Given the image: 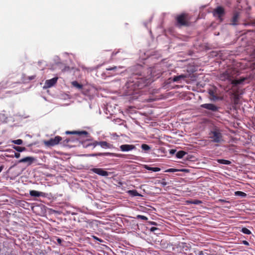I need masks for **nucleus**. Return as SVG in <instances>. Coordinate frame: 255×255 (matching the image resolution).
I'll return each instance as SVG.
<instances>
[{
	"mask_svg": "<svg viewBox=\"0 0 255 255\" xmlns=\"http://www.w3.org/2000/svg\"><path fill=\"white\" fill-rule=\"evenodd\" d=\"M238 71L235 68H229L221 74L220 78L222 81H231L232 84L237 85L241 84L246 79V78H243L239 80H233L238 75Z\"/></svg>",
	"mask_w": 255,
	"mask_h": 255,
	"instance_id": "1",
	"label": "nucleus"
},
{
	"mask_svg": "<svg viewBox=\"0 0 255 255\" xmlns=\"http://www.w3.org/2000/svg\"><path fill=\"white\" fill-rule=\"evenodd\" d=\"M209 137L214 142L219 143L223 141V136L220 129L215 128L211 131L209 133Z\"/></svg>",
	"mask_w": 255,
	"mask_h": 255,
	"instance_id": "2",
	"label": "nucleus"
},
{
	"mask_svg": "<svg viewBox=\"0 0 255 255\" xmlns=\"http://www.w3.org/2000/svg\"><path fill=\"white\" fill-rule=\"evenodd\" d=\"M62 140L61 137L56 136L54 138H51L48 140L44 141V143L48 146H53L57 145Z\"/></svg>",
	"mask_w": 255,
	"mask_h": 255,
	"instance_id": "3",
	"label": "nucleus"
},
{
	"mask_svg": "<svg viewBox=\"0 0 255 255\" xmlns=\"http://www.w3.org/2000/svg\"><path fill=\"white\" fill-rule=\"evenodd\" d=\"M213 15L216 17H218L220 20L221 21L222 20V17L224 15V8L221 6H219L217 7L213 12Z\"/></svg>",
	"mask_w": 255,
	"mask_h": 255,
	"instance_id": "4",
	"label": "nucleus"
},
{
	"mask_svg": "<svg viewBox=\"0 0 255 255\" xmlns=\"http://www.w3.org/2000/svg\"><path fill=\"white\" fill-rule=\"evenodd\" d=\"M90 170L92 172L102 176H108L109 175L108 172L102 168H94L91 169Z\"/></svg>",
	"mask_w": 255,
	"mask_h": 255,
	"instance_id": "5",
	"label": "nucleus"
},
{
	"mask_svg": "<svg viewBox=\"0 0 255 255\" xmlns=\"http://www.w3.org/2000/svg\"><path fill=\"white\" fill-rule=\"evenodd\" d=\"M57 79L58 78L54 77L51 79L46 80L43 86V88L47 89L51 87L56 83Z\"/></svg>",
	"mask_w": 255,
	"mask_h": 255,
	"instance_id": "6",
	"label": "nucleus"
},
{
	"mask_svg": "<svg viewBox=\"0 0 255 255\" xmlns=\"http://www.w3.org/2000/svg\"><path fill=\"white\" fill-rule=\"evenodd\" d=\"M187 15L186 14H182L177 17V21L180 25H185L187 24L186 21Z\"/></svg>",
	"mask_w": 255,
	"mask_h": 255,
	"instance_id": "7",
	"label": "nucleus"
},
{
	"mask_svg": "<svg viewBox=\"0 0 255 255\" xmlns=\"http://www.w3.org/2000/svg\"><path fill=\"white\" fill-rule=\"evenodd\" d=\"M121 151L123 152H127L135 148V146L132 144H123L120 147Z\"/></svg>",
	"mask_w": 255,
	"mask_h": 255,
	"instance_id": "8",
	"label": "nucleus"
},
{
	"mask_svg": "<svg viewBox=\"0 0 255 255\" xmlns=\"http://www.w3.org/2000/svg\"><path fill=\"white\" fill-rule=\"evenodd\" d=\"M202 108L211 110L212 111H216L218 110V108L215 105L212 104H204L201 105Z\"/></svg>",
	"mask_w": 255,
	"mask_h": 255,
	"instance_id": "9",
	"label": "nucleus"
},
{
	"mask_svg": "<svg viewBox=\"0 0 255 255\" xmlns=\"http://www.w3.org/2000/svg\"><path fill=\"white\" fill-rule=\"evenodd\" d=\"M29 194L31 196L33 197L42 196L45 197L46 196V193L42 192L37 191L36 190H30L29 191Z\"/></svg>",
	"mask_w": 255,
	"mask_h": 255,
	"instance_id": "10",
	"label": "nucleus"
},
{
	"mask_svg": "<svg viewBox=\"0 0 255 255\" xmlns=\"http://www.w3.org/2000/svg\"><path fill=\"white\" fill-rule=\"evenodd\" d=\"M98 155L99 156H111L118 157H123L124 156V155L122 154H117L110 152L99 153H98Z\"/></svg>",
	"mask_w": 255,
	"mask_h": 255,
	"instance_id": "11",
	"label": "nucleus"
},
{
	"mask_svg": "<svg viewBox=\"0 0 255 255\" xmlns=\"http://www.w3.org/2000/svg\"><path fill=\"white\" fill-rule=\"evenodd\" d=\"M35 160V159L32 157L27 156L19 160V163L29 162V164H30L33 161Z\"/></svg>",
	"mask_w": 255,
	"mask_h": 255,
	"instance_id": "12",
	"label": "nucleus"
},
{
	"mask_svg": "<svg viewBox=\"0 0 255 255\" xmlns=\"http://www.w3.org/2000/svg\"><path fill=\"white\" fill-rule=\"evenodd\" d=\"M186 77H187L186 75L182 74V75H179V76H174L173 78V80H172L174 82H177V81H179L180 80L184 79Z\"/></svg>",
	"mask_w": 255,
	"mask_h": 255,
	"instance_id": "13",
	"label": "nucleus"
},
{
	"mask_svg": "<svg viewBox=\"0 0 255 255\" xmlns=\"http://www.w3.org/2000/svg\"><path fill=\"white\" fill-rule=\"evenodd\" d=\"M66 134H87L88 132L86 131H67L66 132Z\"/></svg>",
	"mask_w": 255,
	"mask_h": 255,
	"instance_id": "14",
	"label": "nucleus"
},
{
	"mask_svg": "<svg viewBox=\"0 0 255 255\" xmlns=\"http://www.w3.org/2000/svg\"><path fill=\"white\" fill-rule=\"evenodd\" d=\"M128 193L133 197L141 196L135 190H128Z\"/></svg>",
	"mask_w": 255,
	"mask_h": 255,
	"instance_id": "15",
	"label": "nucleus"
},
{
	"mask_svg": "<svg viewBox=\"0 0 255 255\" xmlns=\"http://www.w3.org/2000/svg\"><path fill=\"white\" fill-rule=\"evenodd\" d=\"M99 145H100L102 147L107 148H110L111 145L107 143L106 141H101L99 142Z\"/></svg>",
	"mask_w": 255,
	"mask_h": 255,
	"instance_id": "16",
	"label": "nucleus"
},
{
	"mask_svg": "<svg viewBox=\"0 0 255 255\" xmlns=\"http://www.w3.org/2000/svg\"><path fill=\"white\" fill-rule=\"evenodd\" d=\"M144 168L148 170H151L154 172H157L160 170V168L158 167H150L147 165H144Z\"/></svg>",
	"mask_w": 255,
	"mask_h": 255,
	"instance_id": "17",
	"label": "nucleus"
},
{
	"mask_svg": "<svg viewBox=\"0 0 255 255\" xmlns=\"http://www.w3.org/2000/svg\"><path fill=\"white\" fill-rule=\"evenodd\" d=\"M217 162L220 164L229 165L231 163V162L228 160L225 159H218Z\"/></svg>",
	"mask_w": 255,
	"mask_h": 255,
	"instance_id": "18",
	"label": "nucleus"
},
{
	"mask_svg": "<svg viewBox=\"0 0 255 255\" xmlns=\"http://www.w3.org/2000/svg\"><path fill=\"white\" fill-rule=\"evenodd\" d=\"M72 85L74 87H76V88H78V89H82V87H83V86H82L81 84H79V83H78L77 81H73V82H72Z\"/></svg>",
	"mask_w": 255,
	"mask_h": 255,
	"instance_id": "19",
	"label": "nucleus"
},
{
	"mask_svg": "<svg viewBox=\"0 0 255 255\" xmlns=\"http://www.w3.org/2000/svg\"><path fill=\"white\" fill-rule=\"evenodd\" d=\"M186 153L184 151H179L176 153V157L178 158H182L185 155Z\"/></svg>",
	"mask_w": 255,
	"mask_h": 255,
	"instance_id": "20",
	"label": "nucleus"
},
{
	"mask_svg": "<svg viewBox=\"0 0 255 255\" xmlns=\"http://www.w3.org/2000/svg\"><path fill=\"white\" fill-rule=\"evenodd\" d=\"M13 148L18 152H22L25 150L24 147L13 146Z\"/></svg>",
	"mask_w": 255,
	"mask_h": 255,
	"instance_id": "21",
	"label": "nucleus"
},
{
	"mask_svg": "<svg viewBox=\"0 0 255 255\" xmlns=\"http://www.w3.org/2000/svg\"><path fill=\"white\" fill-rule=\"evenodd\" d=\"M241 231L245 234L247 235H250L251 234V232L247 228H243L242 229Z\"/></svg>",
	"mask_w": 255,
	"mask_h": 255,
	"instance_id": "22",
	"label": "nucleus"
},
{
	"mask_svg": "<svg viewBox=\"0 0 255 255\" xmlns=\"http://www.w3.org/2000/svg\"><path fill=\"white\" fill-rule=\"evenodd\" d=\"M235 195H237V196H241V197H246V194L244 192H243L242 191H237L235 192Z\"/></svg>",
	"mask_w": 255,
	"mask_h": 255,
	"instance_id": "23",
	"label": "nucleus"
},
{
	"mask_svg": "<svg viewBox=\"0 0 255 255\" xmlns=\"http://www.w3.org/2000/svg\"><path fill=\"white\" fill-rule=\"evenodd\" d=\"M11 142L17 145H21L22 143V140L20 139H18L16 140H12Z\"/></svg>",
	"mask_w": 255,
	"mask_h": 255,
	"instance_id": "24",
	"label": "nucleus"
},
{
	"mask_svg": "<svg viewBox=\"0 0 255 255\" xmlns=\"http://www.w3.org/2000/svg\"><path fill=\"white\" fill-rule=\"evenodd\" d=\"M238 17H239V16L237 14H235L233 18V23L232 24L233 25H236L237 24V21L238 20Z\"/></svg>",
	"mask_w": 255,
	"mask_h": 255,
	"instance_id": "25",
	"label": "nucleus"
},
{
	"mask_svg": "<svg viewBox=\"0 0 255 255\" xmlns=\"http://www.w3.org/2000/svg\"><path fill=\"white\" fill-rule=\"evenodd\" d=\"M141 148L144 150H148L150 149V147L149 145L146 144H143L141 145Z\"/></svg>",
	"mask_w": 255,
	"mask_h": 255,
	"instance_id": "26",
	"label": "nucleus"
},
{
	"mask_svg": "<svg viewBox=\"0 0 255 255\" xmlns=\"http://www.w3.org/2000/svg\"><path fill=\"white\" fill-rule=\"evenodd\" d=\"M209 94H210V95L212 97V99L213 100H216L217 98V97L214 95V91H212V90H210L209 91Z\"/></svg>",
	"mask_w": 255,
	"mask_h": 255,
	"instance_id": "27",
	"label": "nucleus"
},
{
	"mask_svg": "<svg viewBox=\"0 0 255 255\" xmlns=\"http://www.w3.org/2000/svg\"><path fill=\"white\" fill-rule=\"evenodd\" d=\"M136 218L137 219H141V220H147L148 219V218L146 217L143 216V215H137L136 216Z\"/></svg>",
	"mask_w": 255,
	"mask_h": 255,
	"instance_id": "28",
	"label": "nucleus"
},
{
	"mask_svg": "<svg viewBox=\"0 0 255 255\" xmlns=\"http://www.w3.org/2000/svg\"><path fill=\"white\" fill-rule=\"evenodd\" d=\"M179 171V170H178V169H174V168H170V169H168L166 170L165 171V172H176V171Z\"/></svg>",
	"mask_w": 255,
	"mask_h": 255,
	"instance_id": "29",
	"label": "nucleus"
},
{
	"mask_svg": "<svg viewBox=\"0 0 255 255\" xmlns=\"http://www.w3.org/2000/svg\"><path fill=\"white\" fill-rule=\"evenodd\" d=\"M201 203L202 201L199 200H194L192 201V204H193L198 205L201 204Z\"/></svg>",
	"mask_w": 255,
	"mask_h": 255,
	"instance_id": "30",
	"label": "nucleus"
},
{
	"mask_svg": "<svg viewBox=\"0 0 255 255\" xmlns=\"http://www.w3.org/2000/svg\"><path fill=\"white\" fill-rule=\"evenodd\" d=\"M160 183L162 186H165L167 184V183L166 182L165 180L164 179H163L162 180H161L160 181Z\"/></svg>",
	"mask_w": 255,
	"mask_h": 255,
	"instance_id": "31",
	"label": "nucleus"
},
{
	"mask_svg": "<svg viewBox=\"0 0 255 255\" xmlns=\"http://www.w3.org/2000/svg\"><path fill=\"white\" fill-rule=\"evenodd\" d=\"M14 156L16 158H18L20 157V154L19 153H15Z\"/></svg>",
	"mask_w": 255,
	"mask_h": 255,
	"instance_id": "32",
	"label": "nucleus"
},
{
	"mask_svg": "<svg viewBox=\"0 0 255 255\" xmlns=\"http://www.w3.org/2000/svg\"><path fill=\"white\" fill-rule=\"evenodd\" d=\"M93 145L96 146L97 145H99V142H98V141H95L94 143H93Z\"/></svg>",
	"mask_w": 255,
	"mask_h": 255,
	"instance_id": "33",
	"label": "nucleus"
},
{
	"mask_svg": "<svg viewBox=\"0 0 255 255\" xmlns=\"http://www.w3.org/2000/svg\"><path fill=\"white\" fill-rule=\"evenodd\" d=\"M93 238L94 239L96 240H98V241H100V242H102L101 240L99 239L98 238H97V237H96L95 236H93Z\"/></svg>",
	"mask_w": 255,
	"mask_h": 255,
	"instance_id": "34",
	"label": "nucleus"
},
{
	"mask_svg": "<svg viewBox=\"0 0 255 255\" xmlns=\"http://www.w3.org/2000/svg\"><path fill=\"white\" fill-rule=\"evenodd\" d=\"M88 156H99V155H98V153H97V154H89Z\"/></svg>",
	"mask_w": 255,
	"mask_h": 255,
	"instance_id": "35",
	"label": "nucleus"
},
{
	"mask_svg": "<svg viewBox=\"0 0 255 255\" xmlns=\"http://www.w3.org/2000/svg\"><path fill=\"white\" fill-rule=\"evenodd\" d=\"M175 152V150H174V149H171L170 151V153L171 154H174Z\"/></svg>",
	"mask_w": 255,
	"mask_h": 255,
	"instance_id": "36",
	"label": "nucleus"
},
{
	"mask_svg": "<svg viewBox=\"0 0 255 255\" xmlns=\"http://www.w3.org/2000/svg\"><path fill=\"white\" fill-rule=\"evenodd\" d=\"M156 229H157L156 228H155V227H152L150 230H151V231H155Z\"/></svg>",
	"mask_w": 255,
	"mask_h": 255,
	"instance_id": "37",
	"label": "nucleus"
},
{
	"mask_svg": "<svg viewBox=\"0 0 255 255\" xmlns=\"http://www.w3.org/2000/svg\"><path fill=\"white\" fill-rule=\"evenodd\" d=\"M116 68V67H113V68H108V70H114V69H115Z\"/></svg>",
	"mask_w": 255,
	"mask_h": 255,
	"instance_id": "38",
	"label": "nucleus"
},
{
	"mask_svg": "<svg viewBox=\"0 0 255 255\" xmlns=\"http://www.w3.org/2000/svg\"><path fill=\"white\" fill-rule=\"evenodd\" d=\"M57 242L59 244H61V240L60 239H57Z\"/></svg>",
	"mask_w": 255,
	"mask_h": 255,
	"instance_id": "39",
	"label": "nucleus"
},
{
	"mask_svg": "<svg viewBox=\"0 0 255 255\" xmlns=\"http://www.w3.org/2000/svg\"><path fill=\"white\" fill-rule=\"evenodd\" d=\"M2 169H3V166H0V172L2 171Z\"/></svg>",
	"mask_w": 255,
	"mask_h": 255,
	"instance_id": "40",
	"label": "nucleus"
},
{
	"mask_svg": "<svg viewBox=\"0 0 255 255\" xmlns=\"http://www.w3.org/2000/svg\"><path fill=\"white\" fill-rule=\"evenodd\" d=\"M186 202L188 204H192V201H187Z\"/></svg>",
	"mask_w": 255,
	"mask_h": 255,
	"instance_id": "41",
	"label": "nucleus"
},
{
	"mask_svg": "<svg viewBox=\"0 0 255 255\" xmlns=\"http://www.w3.org/2000/svg\"><path fill=\"white\" fill-rule=\"evenodd\" d=\"M219 201H220V202H225V201H224V200H222V199L219 200Z\"/></svg>",
	"mask_w": 255,
	"mask_h": 255,
	"instance_id": "42",
	"label": "nucleus"
},
{
	"mask_svg": "<svg viewBox=\"0 0 255 255\" xmlns=\"http://www.w3.org/2000/svg\"><path fill=\"white\" fill-rule=\"evenodd\" d=\"M244 244H245V245H248V243L247 241H244Z\"/></svg>",
	"mask_w": 255,
	"mask_h": 255,
	"instance_id": "43",
	"label": "nucleus"
},
{
	"mask_svg": "<svg viewBox=\"0 0 255 255\" xmlns=\"http://www.w3.org/2000/svg\"><path fill=\"white\" fill-rule=\"evenodd\" d=\"M185 170L183 169V170H181L180 171H185Z\"/></svg>",
	"mask_w": 255,
	"mask_h": 255,
	"instance_id": "44",
	"label": "nucleus"
}]
</instances>
